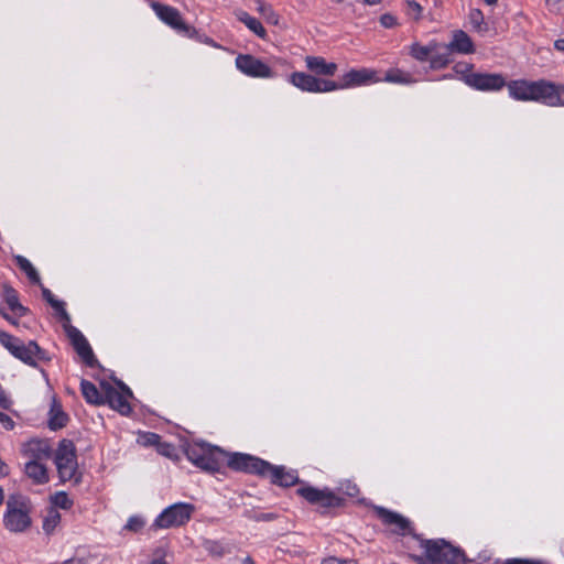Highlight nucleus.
Here are the masks:
<instances>
[{
    "label": "nucleus",
    "mask_w": 564,
    "mask_h": 564,
    "mask_svg": "<svg viewBox=\"0 0 564 564\" xmlns=\"http://www.w3.org/2000/svg\"><path fill=\"white\" fill-rule=\"evenodd\" d=\"M202 471L227 476L228 471H242L268 478L279 486H293L299 481L296 470L271 465L268 460H191Z\"/></svg>",
    "instance_id": "1"
},
{
    "label": "nucleus",
    "mask_w": 564,
    "mask_h": 564,
    "mask_svg": "<svg viewBox=\"0 0 564 564\" xmlns=\"http://www.w3.org/2000/svg\"><path fill=\"white\" fill-rule=\"evenodd\" d=\"M509 96L518 101H535L549 107L564 106V85L547 79H514L507 84Z\"/></svg>",
    "instance_id": "2"
},
{
    "label": "nucleus",
    "mask_w": 564,
    "mask_h": 564,
    "mask_svg": "<svg viewBox=\"0 0 564 564\" xmlns=\"http://www.w3.org/2000/svg\"><path fill=\"white\" fill-rule=\"evenodd\" d=\"M425 564H464L465 554L445 540H420Z\"/></svg>",
    "instance_id": "3"
},
{
    "label": "nucleus",
    "mask_w": 564,
    "mask_h": 564,
    "mask_svg": "<svg viewBox=\"0 0 564 564\" xmlns=\"http://www.w3.org/2000/svg\"><path fill=\"white\" fill-rule=\"evenodd\" d=\"M30 501L21 495H12L7 500L3 517L6 528L11 532H23L31 525Z\"/></svg>",
    "instance_id": "4"
},
{
    "label": "nucleus",
    "mask_w": 564,
    "mask_h": 564,
    "mask_svg": "<svg viewBox=\"0 0 564 564\" xmlns=\"http://www.w3.org/2000/svg\"><path fill=\"white\" fill-rule=\"evenodd\" d=\"M195 511V506L187 502H177L165 508L154 520L152 528L169 529L187 523Z\"/></svg>",
    "instance_id": "5"
},
{
    "label": "nucleus",
    "mask_w": 564,
    "mask_h": 564,
    "mask_svg": "<svg viewBox=\"0 0 564 564\" xmlns=\"http://www.w3.org/2000/svg\"><path fill=\"white\" fill-rule=\"evenodd\" d=\"M150 7L162 22L174 29L176 32L188 37H192L196 32L193 26L184 22L181 12L176 8L158 1H151Z\"/></svg>",
    "instance_id": "6"
},
{
    "label": "nucleus",
    "mask_w": 564,
    "mask_h": 564,
    "mask_svg": "<svg viewBox=\"0 0 564 564\" xmlns=\"http://www.w3.org/2000/svg\"><path fill=\"white\" fill-rule=\"evenodd\" d=\"M290 82L296 88L307 93H328L337 90L336 82L317 78L304 72L292 73L290 76Z\"/></svg>",
    "instance_id": "7"
},
{
    "label": "nucleus",
    "mask_w": 564,
    "mask_h": 564,
    "mask_svg": "<svg viewBox=\"0 0 564 564\" xmlns=\"http://www.w3.org/2000/svg\"><path fill=\"white\" fill-rule=\"evenodd\" d=\"M64 328L67 337L70 340V344L77 355L80 357L83 362L90 368H94L98 365V360L96 359L94 351L86 339V337L82 334V332L75 326L70 325L69 322L64 324Z\"/></svg>",
    "instance_id": "8"
},
{
    "label": "nucleus",
    "mask_w": 564,
    "mask_h": 564,
    "mask_svg": "<svg viewBox=\"0 0 564 564\" xmlns=\"http://www.w3.org/2000/svg\"><path fill=\"white\" fill-rule=\"evenodd\" d=\"M464 82L469 87L482 91H498L508 84L502 74L496 73H470L464 76Z\"/></svg>",
    "instance_id": "9"
},
{
    "label": "nucleus",
    "mask_w": 564,
    "mask_h": 564,
    "mask_svg": "<svg viewBox=\"0 0 564 564\" xmlns=\"http://www.w3.org/2000/svg\"><path fill=\"white\" fill-rule=\"evenodd\" d=\"M187 458H216L217 456H225L227 458H257L253 455L245 453H227L218 446H213L204 441H195L186 449Z\"/></svg>",
    "instance_id": "10"
},
{
    "label": "nucleus",
    "mask_w": 564,
    "mask_h": 564,
    "mask_svg": "<svg viewBox=\"0 0 564 564\" xmlns=\"http://www.w3.org/2000/svg\"><path fill=\"white\" fill-rule=\"evenodd\" d=\"M297 494L311 505H315L324 509L339 507L343 501L341 498L336 496L332 490L327 488L318 489L315 487L305 486L299 488Z\"/></svg>",
    "instance_id": "11"
},
{
    "label": "nucleus",
    "mask_w": 564,
    "mask_h": 564,
    "mask_svg": "<svg viewBox=\"0 0 564 564\" xmlns=\"http://www.w3.org/2000/svg\"><path fill=\"white\" fill-rule=\"evenodd\" d=\"M236 67L245 75L254 78H272L275 73L270 66L250 54H239L235 61Z\"/></svg>",
    "instance_id": "12"
},
{
    "label": "nucleus",
    "mask_w": 564,
    "mask_h": 564,
    "mask_svg": "<svg viewBox=\"0 0 564 564\" xmlns=\"http://www.w3.org/2000/svg\"><path fill=\"white\" fill-rule=\"evenodd\" d=\"M377 517L389 530L398 535H412L413 527L411 521L402 514L388 510L383 507L375 508Z\"/></svg>",
    "instance_id": "13"
},
{
    "label": "nucleus",
    "mask_w": 564,
    "mask_h": 564,
    "mask_svg": "<svg viewBox=\"0 0 564 564\" xmlns=\"http://www.w3.org/2000/svg\"><path fill=\"white\" fill-rule=\"evenodd\" d=\"M12 348L13 350L11 351V355L29 366H36V359L44 361L50 360L47 352L34 340H30L28 344H24V341L20 339L15 347Z\"/></svg>",
    "instance_id": "14"
},
{
    "label": "nucleus",
    "mask_w": 564,
    "mask_h": 564,
    "mask_svg": "<svg viewBox=\"0 0 564 564\" xmlns=\"http://www.w3.org/2000/svg\"><path fill=\"white\" fill-rule=\"evenodd\" d=\"M379 80L378 73L373 69H350L341 76L340 83H337V89L364 86Z\"/></svg>",
    "instance_id": "15"
},
{
    "label": "nucleus",
    "mask_w": 564,
    "mask_h": 564,
    "mask_svg": "<svg viewBox=\"0 0 564 564\" xmlns=\"http://www.w3.org/2000/svg\"><path fill=\"white\" fill-rule=\"evenodd\" d=\"M100 388L105 394V404L118 411L122 415H128L132 411L126 395L107 381L100 383Z\"/></svg>",
    "instance_id": "16"
},
{
    "label": "nucleus",
    "mask_w": 564,
    "mask_h": 564,
    "mask_svg": "<svg viewBox=\"0 0 564 564\" xmlns=\"http://www.w3.org/2000/svg\"><path fill=\"white\" fill-rule=\"evenodd\" d=\"M137 443L144 447H155L156 453L161 456L171 458L173 455V446L166 442H162V437L153 432L139 433Z\"/></svg>",
    "instance_id": "17"
},
{
    "label": "nucleus",
    "mask_w": 564,
    "mask_h": 564,
    "mask_svg": "<svg viewBox=\"0 0 564 564\" xmlns=\"http://www.w3.org/2000/svg\"><path fill=\"white\" fill-rule=\"evenodd\" d=\"M26 458H51L52 447L47 440H31L22 451Z\"/></svg>",
    "instance_id": "18"
},
{
    "label": "nucleus",
    "mask_w": 564,
    "mask_h": 564,
    "mask_svg": "<svg viewBox=\"0 0 564 564\" xmlns=\"http://www.w3.org/2000/svg\"><path fill=\"white\" fill-rule=\"evenodd\" d=\"M305 64L308 70L321 76H334L338 68L336 63H328L322 56H306Z\"/></svg>",
    "instance_id": "19"
},
{
    "label": "nucleus",
    "mask_w": 564,
    "mask_h": 564,
    "mask_svg": "<svg viewBox=\"0 0 564 564\" xmlns=\"http://www.w3.org/2000/svg\"><path fill=\"white\" fill-rule=\"evenodd\" d=\"M452 50L448 44H442L435 41V47L430 58V67L432 69L445 68L452 62Z\"/></svg>",
    "instance_id": "20"
},
{
    "label": "nucleus",
    "mask_w": 564,
    "mask_h": 564,
    "mask_svg": "<svg viewBox=\"0 0 564 564\" xmlns=\"http://www.w3.org/2000/svg\"><path fill=\"white\" fill-rule=\"evenodd\" d=\"M58 476L62 481L79 482L82 473L78 469L77 460H55Z\"/></svg>",
    "instance_id": "21"
},
{
    "label": "nucleus",
    "mask_w": 564,
    "mask_h": 564,
    "mask_svg": "<svg viewBox=\"0 0 564 564\" xmlns=\"http://www.w3.org/2000/svg\"><path fill=\"white\" fill-rule=\"evenodd\" d=\"M1 296L8 304L9 308L19 316H24L28 313V308L19 302L18 292L8 283L2 284Z\"/></svg>",
    "instance_id": "22"
},
{
    "label": "nucleus",
    "mask_w": 564,
    "mask_h": 564,
    "mask_svg": "<svg viewBox=\"0 0 564 564\" xmlns=\"http://www.w3.org/2000/svg\"><path fill=\"white\" fill-rule=\"evenodd\" d=\"M24 473L35 484H45L48 481V470L41 460H28L24 466Z\"/></svg>",
    "instance_id": "23"
},
{
    "label": "nucleus",
    "mask_w": 564,
    "mask_h": 564,
    "mask_svg": "<svg viewBox=\"0 0 564 564\" xmlns=\"http://www.w3.org/2000/svg\"><path fill=\"white\" fill-rule=\"evenodd\" d=\"M448 47H451L452 52L462 54H469L474 52L471 39L462 30L454 32L453 40L448 43Z\"/></svg>",
    "instance_id": "24"
},
{
    "label": "nucleus",
    "mask_w": 564,
    "mask_h": 564,
    "mask_svg": "<svg viewBox=\"0 0 564 564\" xmlns=\"http://www.w3.org/2000/svg\"><path fill=\"white\" fill-rule=\"evenodd\" d=\"M80 390L85 400L95 405L105 404L104 392L102 390H98V388L90 381L86 379H82L80 381Z\"/></svg>",
    "instance_id": "25"
},
{
    "label": "nucleus",
    "mask_w": 564,
    "mask_h": 564,
    "mask_svg": "<svg viewBox=\"0 0 564 564\" xmlns=\"http://www.w3.org/2000/svg\"><path fill=\"white\" fill-rule=\"evenodd\" d=\"M67 422L68 415L63 411L62 405L56 401V399H53L48 419L50 429L53 431L59 430L66 426Z\"/></svg>",
    "instance_id": "26"
},
{
    "label": "nucleus",
    "mask_w": 564,
    "mask_h": 564,
    "mask_svg": "<svg viewBox=\"0 0 564 564\" xmlns=\"http://www.w3.org/2000/svg\"><path fill=\"white\" fill-rule=\"evenodd\" d=\"M235 14L237 19L257 36H259L260 39H265L267 31L258 19L251 17L248 12L242 10H238Z\"/></svg>",
    "instance_id": "27"
},
{
    "label": "nucleus",
    "mask_w": 564,
    "mask_h": 564,
    "mask_svg": "<svg viewBox=\"0 0 564 564\" xmlns=\"http://www.w3.org/2000/svg\"><path fill=\"white\" fill-rule=\"evenodd\" d=\"M78 455H83L78 445L64 438L58 443L54 458H76Z\"/></svg>",
    "instance_id": "28"
},
{
    "label": "nucleus",
    "mask_w": 564,
    "mask_h": 564,
    "mask_svg": "<svg viewBox=\"0 0 564 564\" xmlns=\"http://www.w3.org/2000/svg\"><path fill=\"white\" fill-rule=\"evenodd\" d=\"M42 295L43 299L56 311V313L59 315L61 319L68 323L70 321L69 314L65 310V304L63 301L56 300L52 292L42 286Z\"/></svg>",
    "instance_id": "29"
},
{
    "label": "nucleus",
    "mask_w": 564,
    "mask_h": 564,
    "mask_svg": "<svg viewBox=\"0 0 564 564\" xmlns=\"http://www.w3.org/2000/svg\"><path fill=\"white\" fill-rule=\"evenodd\" d=\"M14 261L19 269L26 274L31 283L41 285L39 272L25 257L18 254L14 257Z\"/></svg>",
    "instance_id": "30"
},
{
    "label": "nucleus",
    "mask_w": 564,
    "mask_h": 564,
    "mask_svg": "<svg viewBox=\"0 0 564 564\" xmlns=\"http://www.w3.org/2000/svg\"><path fill=\"white\" fill-rule=\"evenodd\" d=\"M435 47V41H431L427 45H421L420 43H413L410 46V55L419 62H430L431 54Z\"/></svg>",
    "instance_id": "31"
},
{
    "label": "nucleus",
    "mask_w": 564,
    "mask_h": 564,
    "mask_svg": "<svg viewBox=\"0 0 564 564\" xmlns=\"http://www.w3.org/2000/svg\"><path fill=\"white\" fill-rule=\"evenodd\" d=\"M468 18L473 29L479 34L484 35L489 31V24L479 9H471Z\"/></svg>",
    "instance_id": "32"
},
{
    "label": "nucleus",
    "mask_w": 564,
    "mask_h": 564,
    "mask_svg": "<svg viewBox=\"0 0 564 564\" xmlns=\"http://www.w3.org/2000/svg\"><path fill=\"white\" fill-rule=\"evenodd\" d=\"M384 80L394 84H412L415 82L411 74L398 68L388 70L384 75Z\"/></svg>",
    "instance_id": "33"
},
{
    "label": "nucleus",
    "mask_w": 564,
    "mask_h": 564,
    "mask_svg": "<svg viewBox=\"0 0 564 564\" xmlns=\"http://www.w3.org/2000/svg\"><path fill=\"white\" fill-rule=\"evenodd\" d=\"M61 522V513L55 508H50L43 521V530L50 534Z\"/></svg>",
    "instance_id": "34"
},
{
    "label": "nucleus",
    "mask_w": 564,
    "mask_h": 564,
    "mask_svg": "<svg viewBox=\"0 0 564 564\" xmlns=\"http://www.w3.org/2000/svg\"><path fill=\"white\" fill-rule=\"evenodd\" d=\"M257 10L268 23L272 25H276L279 23V14L273 10L271 4L258 2Z\"/></svg>",
    "instance_id": "35"
},
{
    "label": "nucleus",
    "mask_w": 564,
    "mask_h": 564,
    "mask_svg": "<svg viewBox=\"0 0 564 564\" xmlns=\"http://www.w3.org/2000/svg\"><path fill=\"white\" fill-rule=\"evenodd\" d=\"M51 502H52V508H55V509L61 508L64 510H68L73 506V500L64 491H59V492H56L55 495H53L51 497Z\"/></svg>",
    "instance_id": "36"
},
{
    "label": "nucleus",
    "mask_w": 564,
    "mask_h": 564,
    "mask_svg": "<svg viewBox=\"0 0 564 564\" xmlns=\"http://www.w3.org/2000/svg\"><path fill=\"white\" fill-rule=\"evenodd\" d=\"M145 525V521L140 516H132L128 519L124 529L131 532H139Z\"/></svg>",
    "instance_id": "37"
},
{
    "label": "nucleus",
    "mask_w": 564,
    "mask_h": 564,
    "mask_svg": "<svg viewBox=\"0 0 564 564\" xmlns=\"http://www.w3.org/2000/svg\"><path fill=\"white\" fill-rule=\"evenodd\" d=\"M20 338L10 335L4 330H0V344L6 347L10 352L13 350L12 347L19 343Z\"/></svg>",
    "instance_id": "38"
},
{
    "label": "nucleus",
    "mask_w": 564,
    "mask_h": 564,
    "mask_svg": "<svg viewBox=\"0 0 564 564\" xmlns=\"http://www.w3.org/2000/svg\"><path fill=\"white\" fill-rule=\"evenodd\" d=\"M422 7L414 0H408L406 1V13L409 17H411L414 20L421 19L422 13Z\"/></svg>",
    "instance_id": "39"
},
{
    "label": "nucleus",
    "mask_w": 564,
    "mask_h": 564,
    "mask_svg": "<svg viewBox=\"0 0 564 564\" xmlns=\"http://www.w3.org/2000/svg\"><path fill=\"white\" fill-rule=\"evenodd\" d=\"M380 23L384 28H392L397 24V19L390 13H384L380 17Z\"/></svg>",
    "instance_id": "40"
},
{
    "label": "nucleus",
    "mask_w": 564,
    "mask_h": 564,
    "mask_svg": "<svg viewBox=\"0 0 564 564\" xmlns=\"http://www.w3.org/2000/svg\"><path fill=\"white\" fill-rule=\"evenodd\" d=\"M321 564H357L355 561L339 560L334 556L326 557Z\"/></svg>",
    "instance_id": "41"
},
{
    "label": "nucleus",
    "mask_w": 564,
    "mask_h": 564,
    "mask_svg": "<svg viewBox=\"0 0 564 564\" xmlns=\"http://www.w3.org/2000/svg\"><path fill=\"white\" fill-rule=\"evenodd\" d=\"M0 423H2L7 430H11L14 426L13 420L3 412H0Z\"/></svg>",
    "instance_id": "42"
},
{
    "label": "nucleus",
    "mask_w": 564,
    "mask_h": 564,
    "mask_svg": "<svg viewBox=\"0 0 564 564\" xmlns=\"http://www.w3.org/2000/svg\"><path fill=\"white\" fill-rule=\"evenodd\" d=\"M503 564H538L534 561L522 560V558H509Z\"/></svg>",
    "instance_id": "43"
},
{
    "label": "nucleus",
    "mask_w": 564,
    "mask_h": 564,
    "mask_svg": "<svg viewBox=\"0 0 564 564\" xmlns=\"http://www.w3.org/2000/svg\"><path fill=\"white\" fill-rule=\"evenodd\" d=\"M562 0H545V4L550 11H557Z\"/></svg>",
    "instance_id": "44"
},
{
    "label": "nucleus",
    "mask_w": 564,
    "mask_h": 564,
    "mask_svg": "<svg viewBox=\"0 0 564 564\" xmlns=\"http://www.w3.org/2000/svg\"><path fill=\"white\" fill-rule=\"evenodd\" d=\"M118 386L120 388V392L123 393L126 395V398L128 397H132V391L130 390V388L124 384L122 381H118Z\"/></svg>",
    "instance_id": "45"
},
{
    "label": "nucleus",
    "mask_w": 564,
    "mask_h": 564,
    "mask_svg": "<svg viewBox=\"0 0 564 564\" xmlns=\"http://www.w3.org/2000/svg\"><path fill=\"white\" fill-rule=\"evenodd\" d=\"M118 386L120 388V392L123 393L126 395V398L128 397H132V391L130 390V388L124 384L122 381H118Z\"/></svg>",
    "instance_id": "46"
},
{
    "label": "nucleus",
    "mask_w": 564,
    "mask_h": 564,
    "mask_svg": "<svg viewBox=\"0 0 564 564\" xmlns=\"http://www.w3.org/2000/svg\"><path fill=\"white\" fill-rule=\"evenodd\" d=\"M10 473L8 465L4 460H0V478L8 476Z\"/></svg>",
    "instance_id": "47"
},
{
    "label": "nucleus",
    "mask_w": 564,
    "mask_h": 564,
    "mask_svg": "<svg viewBox=\"0 0 564 564\" xmlns=\"http://www.w3.org/2000/svg\"><path fill=\"white\" fill-rule=\"evenodd\" d=\"M554 47L564 54V39H558L554 42Z\"/></svg>",
    "instance_id": "48"
},
{
    "label": "nucleus",
    "mask_w": 564,
    "mask_h": 564,
    "mask_svg": "<svg viewBox=\"0 0 564 564\" xmlns=\"http://www.w3.org/2000/svg\"><path fill=\"white\" fill-rule=\"evenodd\" d=\"M210 551H212L213 553L217 554L218 556H221V555H224V553H225V552H224L223 546L217 545V544H215V545H214V547H213V549H210Z\"/></svg>",
    "instance_id": "49"
},
{
    "label": "nucleus",
    "mask_w": 564,
    "mask_h": 564,
    "mask_svg": "<svg viewBox=\"0 0 564 564\" xmlns=\"http://www.w3.org/2000/svg\"><path fill=\"white\" fill-rule=\"evenodd\" d=\"M0 314L2 315L3 318H6L8 322L14 324L15 322L11 318V316L6 313L3 310L0 308Z\"/></svg>",
    "instance_id": "50"
},
{
    "label": "nucleus",
    "mask_w": 564,
    "mask_h": 564,
    "mask_svg": "<svg viewBox=\"0 0 564 564\" xmlns=\"http://www.w3.org/2000/svg\"><path fill=\"white\" fill-rule=\"evenodd\" d=\"M149 564H167L163 557L153 558Z\"/></svg>",
    "instance_id": "51"
},
{
    "label": "nucleus",
    "mask_w": 564,
    "mask_h": 564,
    "mask_svg": "<svg viewBox=\"0 0 564 564\" xmlns=\"http://www.w3.org/2000/svg\"><path fill=\"white\" fill-rule=\"evenodd\" d=\"M242 564H256V563L250 556H247L242 560Z\"/></svg>",
    "instance_id": "52"
},
{
    "label": "nucleus",
    "mask_w": 564,
    "mask_h": 564,
    "mask_svg": "<svg viewBox=\"0 0 564 564\" xmlns=\"http://www.w3.org/2000/svg\"><path fill=\"white\" fill-rule=\"evenodd\" d=\"M364 1L367 4L373 6V4H378L381 0H364Z\"/></svg>",
    "instance_id": "53"
},
{
    "label": "nucleus",
    "mask_w": 564,
    "mask_h": 564,
    "mask_svg": "<svg viewBox=\"0 0 564 564\" xmlns=\"http://www.w3.org/2000/svg\"><path fill=\"white\" fill-rule=\"evenodd\" d=\"M3 500H4V494H3L2 488L0 487V506L3 503Z\"/></svg>",
    "instance_id": "54"
},
{
    "label": "nucleus",
    "mask_w": 564,
    "mask_h": 564,
    "mask_svg": "<svg viewBox=\"0 0 564 564\" xmlns=\"http://www.w3.org/2000/svg\"><path fill=\"white\" fill-rule=\"evenodd\" d=\"M487 4L492 6L498 2V0H484Z\"/></svg>",
    "instance_id": "55"
},
{
    "label": "nucleus",
    "mask_w": 564,
    "mask_h": 564,
    "mask_svg": "<svg viewBox=\"0 0 564 564\" xmlns=\"http://www.w3.org/2000/svg\"><path fill=\"white\" fill-rule=\"evenodd\" d=\"M73 563V560H67V561H64L62 564H72Z\"/></svg>",
    "instance_id": "56"
},
{
    "label": "nucleus",
    "mask_w": 564,
    "mask_h": 564,
    "mask_svg": "<svg viewBox=\"0 0 564 564\" xmlns=\"http://www.w3.org/2000/svg\"><path fill=\"white\" fill-rule=\"evenodd\" d=\"M334 1L337 2V3L344 2V0H334Z\"/></svg>",
    "instance_id": "57"
}]
</instances>
